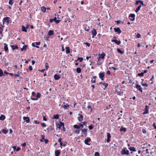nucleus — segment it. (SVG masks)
<instances>
[{"label":"nucleus","mask_w":156,"mask_h":156,"mask_svg":"<svg viewBox=\"0 0 156 156\" xmlns=\"http://www.w3.org/2000/svg\"><path fill=\"white\" fill-rule=\"evenodd\" d=\"M56 126L57 129H61V130H62V129H63V130L65 131L64 124L63 123L60 122L59 123L57 124Z\"/></svg>","instance_id":"nucleus-1"},{"label":"nucleus","mask_w":156,"mask_h":156,"mask_svg":"<svg viewBox=\"0 0 156 156\" xmlns=\"http://www.w3.org/2000/svg\"><path fill=\"white\" fill-rule=\"evenodd\" d=\"M121 154H129V151L126 148H123L121 151Z\"/></svg>","instance_id":"nucleus-2"},{"label":"nucleus","mask_w":156,"mask_h":156,"mask_svg":"<svg viewBox=\"0 0 156 156\" xmlns=\"http://www.w3.org/2000/svg\"><path fill=\"white\" fill-rule=\"evenodd\" d=\"M87 129H81V136L83 137H86L87 135Z\"/></svg>","instance_id":"nucleus-3"},{"label":"nucleus","mask_w":156,"mask_h":156,"mask_svg":"<svg viewBox=\"0 0 156 156\" xmlns=\"http://www.w3.org/2000/svg\"><path fill=\"white\" fill-rule=\"evenodd\" d=\"M10 18L9 17H5L3 18V23H6L7 24L9 23V21Z\"/></svg>","instance_id":"nucleus-4"},{"label":"nucleus","mask_w":156,"mask_h":156,"mask_svg":"<svg viewBox=\"0 0 156 156\" xmlns=\"http://www.w3.org/2000/svg\"><path fill=\"white\" fill-rule=\"evenodd\" d=\"M105 55V54L104 53H102L101 54H99V56L98 57V60H100L101 59H103Z\"/></svg>","instance_id":"nucleus-5"},{"label":"nucleus","mask_w":156,"mask_h":156,"mask_svg":"<svg viewBox=\"0 0 156 156\" xmlns=\"http://www.w3.org/2000/svg\"><path fill=\"white\" fill-rule=\"evenodd\" d=\"M78 116L77 118L78 121L80 122H81L83 120V116L82 115L80 114H78Z\"/></svg>","instance_id":"nucleus-6"},{"label":"nucleus","mask_w":156,"mask_h":156,"mask_svg":"<svg viewBox=\"0 0 156 156\" xmlns=\"http://www.w3.org/2000/svg\"><path fill=\"white\" fill-rule=\"evenodd\" d=\"M99 77L101 79V80H104L103 77L104 76V73H100L99 74Z\"/></svg>","instance_id":"nucleus-7"},{"label":"nucleus","mask_w":156,"mask_h":156,"mask_svg":"<svg viewBox=\"0 0 156 156\" xmlns=\"http://www.w3.org/2000/svg\"><path fill=\"white\" fill-rule=\"evenodd\" d=\"M114 31L115 32H117L119 34H120L121 33L122 31L120 30V29L119 27H118L117 28H114Z\"/></svg>","instance_id":"nucleus-8"},{"label":"nucleus","mask_w":156,"mask_h":156,"mask_svg":"<svg viewBox=\"0 0 156 156\" xmlns=\"http://www.w3.org/2000/svg\"><path fill=\"white\" fill-rule=\"evenodd\" d=\"M97 32L95 29H93L92 31V34L93 35L92 37H94L97 34Z\"/></svg>","instance_id":"nucleus-9"},{"label":"nucleus","mask_w":156,"mask_h":156,"mask_svg":"<svg viewBox=\"0 0 156 156\" xmlns=\"http://www.w3.org/2000/svg\"><path fill=\"white\" fill-rule=\"evenodd\" d=\"M23 119L25 120L27 123H29L30 121V119L28 117H23Z\"/></svg>","instance_id":"nucleus-10"},{"label":"nucleus","mask_w":156,"mask_h":156,"mask_svg":"<svg viewBox=\"0 0 156 156\" xmlns=\"http://www.w3.org/2000/svg\"><path fill=\"white\" fill-rule=\"evenodd\" d=\"M91 141V139L90 138H88L87 140H84V143L85 144L90 145V144L88 143V142H90Z\"/></svg>","instance_id":"nucleus-11"},{"label":"nucleus","mask_w":156,"mask_h":156,"mask_svg":"<svg viewBox=\"0 0 156 156\" xmlns=\"http://www.w3.org/2000/svg\"><path fill=\"white\" fill-rule=\"evenodd\" d=\"M111 41L112 42H115V43L118 45L120 44L121 43L120 41H118L116 40H112Z\"/></svg>","instance_id":"nucleus-12"},{"label":"nucleus","mask_w":156,"mask_h":156,"mask_svg":"<svg viewBox=\"0 0 156 156\" xmlns=\"http://www.w3.org/2000/svg\"><path fill=\"white\" fill-rule=\"evenodd\" d=\"M139 3H140L142 5H144V3L141 0H138L136 2V5H138Z\"/></svg>","instance_id":"nucleus-13"},{"label":"nucleus","mask_w":156,"mask_h":156,"mask_svg":"<svg viewBox=\"0 0 156 156\" xmlns=\"http://www.w3.org/2000/svg\"><path fill=\"white\" fill-rule=\"evenodd\" d=\"M136 88L138 89L141 92H142V90L141 87L140 85H137L136 86Z\"/></svg>","instance_id":"nucleus-14"},{"label":"nucleus","mask_w":156,"mask_h":156,"mask_svg":"<svg viewBox=\"0 0 156 156\" xmlns=\"http://www.w3.org/2000/svg\"><path fill=\"white\" fill-rule=\"evenodd\" d=\"M11 47L12 48L13 50L15 49H17L18 48V47L17 45H12L11 46Z\"/></svg>","instance_id":"nucleus-15"},{"label":"nucleus","mask_w":156,"mask_h":156,"mask_svg":"<svg viewBox=\"0 0 156 156\" xmlns=\"http://www.w3.org/2000/svg\"><path fill=\"white\" fill-rule=\"evenodd\" d=\"M4 49L5 51H6L8 50V48L7 47V44H6V43H4Z\"/></svg>","instance_id":"nucleus-16"},{"label":"nucleus","mask_w":156,"mask_h":156,"mask_svg":"<svg viewBox=\"0 0 156 156\" xmlns=\"http://www.w3.org/2000/svg\"><path fill=\"white\" fill-rule=\"evenodd\" d=\"M48 35L49 36H51L54 34L53 31L52 30H49L48 32Z\"/></svg>","instance_id":"nucleus-17"},{"label":"nucleus","mask_w":156,"mask_h":156,"mask_svg":"<svg viewBox=\"0 0 156 156\" xmlns=\"http://www.w3.org/2000/svg\"><path fill=\"white\" fill-rule=\"evenodd\" d=\"M54 77L55 80H58L60 79V77L57 74H55L54 76Z\"/></svg>","instance_id":"nucleus-18"},{"label":"nucleus","mask_w":156,"mask_h":156,"mask_svg":"<svg viewBox=\"0 0 156 156\" xmlns=\"http://www.w3.org/2000/svg\"><path fill=\"white\" fill-rule=\"evenodd\" d=\"M60 154V152L58 150H56L55 151V155L56 156H59V155Z\"/></svg>","instance_id":"nucleus-19"},{"label":"nucleus","mask_w":156,"mask_h":156,"mask_svg":"<svg viewBox=\"0 0 156 156\" xmlns=\"http://www.w3.org/2000/svg\"><path fill=\"white\" fill-rule=\"evenodd\" d=\"M41 139H40V141L41 142H42L44 141V140L45 139L44 138L45 136L44 135H41Z\"/></svg>","instance_id":"nucleus-20"},{"label":"nucleus","mask_w":156,"mask_h":156,"mask_svg":"<svg viewBox=\"0 0 156 156\" xmlns=\"http://www.w3.org/2000/svg\"><path fill=\"white\" fill-rule=\"evenodd\" d=\"M66 52L67 53H69L70 52L69 48L68 47H66Z\"/></svg>","instance_id":"nucleus-21"},{"label":"nucleus","mask_w":156,"mask_h":156,"mask_svg":"<svg viewBox=\"0 0 156 156\" xmlns=\"http://www.w3.org/2000/svg\"><path fill=\"white\" fill-rule=\"evenodd\" d=\"M22 31L25 32H27V29L26 28V27H25L23 25L22 26Z\"/></svg>","instance_id":"nucleus-22"},{"label":"nucleus","mask_w":156,"mask_h":156,"mask_svg":"<svg viewBox=\"0 0 156 156\" xmlns=\"http://www.w3.org/2000/svg\"><path fill=\"white\" fill-rule=\"evenodd\" d=\"M27 46L26 45H23V48L21 49V51H23V50H25V51L27 49Z\"/></svg>","instance_id":"nucleus-23"},{"label":"nucleus","mask_w":156,"mask_h":156,"mask_svg":"<svg viewBox=\"0 0 156 156\" xmlns=\"http://www.w3.org/2000/svg\"><path fill=\"white\" fill-rule=\"evenodd\" d=\"M53 119H57L59 118V115H58L57 114L54 115L53 116Z\"/></svg>","instance_id":"nucleus-24"},{"label":"nucleus","mask_w":156,"mask_h":156,"mask_svg":"<svg viewBox=\"0 0 156 156\" xmlns=\"http://www.w3.org/2000/svg\"><path fill=\"white\" fill-rule=\"evenodd\" d=\"M148 107L147 106H146V108H145V111L144 113V114H147L148 113V110L147 109V108Z\"/></svg>","instance_id":"nucleus-25"},{"label":"nucleus","mask_w":156,"mask_h":156,"mask_svg":"<svg viewBox=\"0 0 156 156\" xmlns=\"http://www.w3.org/2000/svg\"><path fill=\"white\" fill-rule=\"evenodd\" d=\"M141 5H140L139 6H138V7L136 9V10H135V12H138V11L140 10V8H141Z\"/></svg>","instance_id":"nucleus-26"},{"label":"nucleus","mask_w":156,"mask_h":156,"mask_svg":"<svg viewBox=\"0 0 156 156\" xmlns=\"http://www.w3.org/2000/svg\"><path fill=\"white\" fill-rule=\"evenodd\" d=\"M41 10L42 12H45L46 10V8L44 6H42L41 7Z\"/></svg>","instance_id":"nucleus-27"},{"label":"nucleus","mask_w":156,"mask_h":156,"mask_svg":"<svg viewBox=\"0 0 156 156\" xmlns=\"http://www.w3.org/2000/svg\"><path fill=\"white\" fill-rule=\"evenodd\" d=\"M5 119V116L3 115H2L0 116V120H3Z\"/></svg>","instance_id":"nucleus-28"},{"label":"nucleus","mask_w":156,"mask_h":156,"mask_svg":"<svg viewBox=\"0 0 156 156\" xmlns=\"http://www.w3.org/2000/svg\"><path fill=\"white\" fill-rule=\"evenodd\" d=\"M129 149L130 151H136L135 148L133 147H130V148H129Z\"/></svg>","instance_id":"nucleus-29"},{"label":"nucleus","mask_w":156,"mask_h":156,"mask_svg":"<svg viewBox=\"0 0 156 156\" xmlns=\"http://www.w3.org/2000/svg\"><path fill=\"white\" fill-rule=\"evenodd\" d=\"M2 131L3 133H4L6 134L8 132V130H6L5 129H3L2 130Z\"/></svg>","instance_id":"nucleus-30"},{"label":"nucleus","mask_w":156,"mask_h":156,"mask_svg":"<svg viewBox=\"0 0 156 156\" xmlns=\"http://www.w3.org/2000/svg\"><path fill=\"white\" fill-rule=\"evenodd\" d=\"M45 67L46 68L45 70H47L48 68H49V66L48 63L46 62L45 63Z\"/></svg>","instance_id":"nucleus-31"},{"label":"nucleus","mask_w":156,"mask_h":156,"mask_svg":"<svg viewBox=\"0 0 156 156\" xmlns=\"http://www.w3.org/2000/svg\"><path fill=\"white\" fill-rule=\"evenodd\" d=\"M100 84H101L103 85H104L105 86V88H104V90L105 89V88L107 87L108 86V84L107 83H102L101 82L100 83Z\"/></svg>","instance_id":"nucleus-32"},{"label":"nucleus","mask_w":156,"mask_h":156,"mask_svg":"<svg viewBox=\"0 0 156 156\" xmlns=\"http://www.w3.org/2000/svg\"><path fill=\"white\" fill-rule=\"evenodd\" d=\"M63 107L64 109H66L68 107H69V105L67 104H66V105H64L63 106Z\"/></svg>","instance_id":"nucleus-33"},{"label":"nucleus","mask_w":156,"mask_h":156,"mask_svg":"<svg viewBox=\"0 0 156 156\" xmlns=\"http://www.w3.org/2000/svg\"><path fill=\"white\" fill-rule=\"evenodd\" d=\"M126 129L125 128H123L122 127L120 129V131H123L124 132H126Z\"/></svg>","instance_id":"nucleus-34"},{"label":"nucleus","mask_w":156,"mask_h":156,"mask_svg":"<svg viewBox=\"0 0 156 156\" xmlns=\"http://www.w3.org/2000/svg\"><path fill=\"white\" fill-rule=\"evenodd\" d=\"M81 69L79 68H78L76 69V72L78 73H80L81 72Z\"/></svg>","instance_id":"nucleus-35"},{"label":"nucleus","mask_w":156,"mask_h":156,"mask_svg":"<svg viewBox=\"0 0 156 156\" xmlns=\"http://www.w3.org/2000/svg\"><path fill=\"white\" fill-rule=\"evenodd\" d=\"M55 20H56V17L55 16L54 18L53 19H50L49 20L51 22H52L54 21H55Z\"/></svg>","instance_id":"nucleus-36"},{"label":"nucleus","mask_w":156,"mask_h":156,"mask_svg":"<svg viewBox=\"0 0 156 156\" xmlns=\"http://www.w3.org/2000/svg\"><path fill=\"white\" fill-rule=\"evenodd\" d=\"M74 127L76 129H80V126H78L77 125H75L74 126Z\"/></svg>","instance_id":"nucleus-37"},{"label":"nucleus","mask_w":156,"mask_h":156,"mask_svg":"<svg viewBox=\"0 0 156 156\" xmlns=\"http://www.w3.org/2000/svg\"><path fill=\"white\" fill-rule=\"evenodd\" d=\"M117 51L119 53L121 54H123V51H122L120 49L118 48L117 49Z\"/></svg>","instance_id":"nucleus-38"},{"label":"nucleus","mask_w":156,"mask_h":156,"mask_svg":"<svg viewBox=\"0 0 156 156\" xmlns=\"http://www.w3.org/2000/svg\"><path fill=\"white\" fill-rule=\"evenodd\" d=\"M40 97L41 94L39 93H38L37 95V98L38 99V98H40Z\"/></svg>","instance_id":"nucleus-39"},{"label":"nucleus","mask_w":156,"mask_h":156,"mask_svg":"<svg viewBox=\"0 0 156 156\" xmlns=\"http://www.w3.org/2000/svg\"><path fill=\"white\" fill-rule=\"evenodd\" d=\"M129 16L130 17H132V18H134V17H135V15L134 14H131Z\"/></svg>","instance_id":"nucleus-40"},{"label":"nucleus","mask_w":156,"mask_h":156,"mask_svg":"<svg viewBox=\"0 0 156 156\" xmlns=\"http://www.w3.org/2000/svg\"><path fill=\"white\" fill-rule=\"evenodd\" d=\"M3 72L2 70L0 69V77L3 76Z\"/></svg>","instance_id":"nucleus-41"},{"label":"nucleus","mask_w":156,"mask_h":156,"mask_svg":"<svg viewBox=\"0 0 156 156\" xmlns=\"http://www.w3.org/2000/svg\"><path fill=\"white\" fill-rule=\"evenodd\" d=\"M77 60H79L80 62H81L83 60V58H78Z\"/></svg>","instance_id":"nucleus-42"},{"label":"nucleus","mask_w":156,"mask_h":156,"mask_svg":"<svg viewBox=\"0 0 156 156\" xmlns=\"http://www.w3.org/2000/svg\"><path fill=\"white\" fill-rule=\"evenodd\" d=\"M90 28V27H88L87 28V27H85V30H86V31H89V30Z\"/></svg>","instance_id":"nucleus-43"},{"label":"nucleus","mask_w":156,"mask_h":156,"mask_svg":"<svg viewBox=\"0 0 156 156\" xmlns=\"http://www.w3.org/2000/svg\"><path fill=\"white\" fill-rule=\"evenodd\" d=\"M107 136L108 138H110L111 136L109 133H107Z\"/></svg>","instance_id":"nucleus-44"},{"label":"nucleus","mask_w":156,"mask_h":156,"mask_svg":"<svg viewBox=\"0 0 156 156\" xmlns=\"http://www.w3.org/2000/svg\"><path fill=\"white\" fill-rule=\"evenodd\" d=\"M141 37V35L140 34H137L136 36L137 38H139Z\"/></svg>","instance_id":"nucleus-45"},{"label":"nucleus","mask_w":156,"mask_h":156,"mask_svg":"<svg viewBox=\"0 0 156 156\" xmlns=\"http://www.w3.org/2000/svg\"><path fill=\"white\" fill-rule=\"evenodd\" d=\"M94 156H99V154L98 152H95L94 154Z\"/></svg>","instance_id":"nucleus-46"},{"label":"nucleus","mask_w":156,"mask_h":156,"mask_svg":"<svg viewBox=\"0 0 156 156\" xmlns=\"http://www.w3.org/2000/svg\"><path fill=\"white\" fill-rule=\"evenodd\" d=\"M80 132V130L78 129H76L75 130V131H74V132L76 133H79Z\"/></svg>","instance_id":"nucleus-47"},{"label":"nucleus","mask_w":156,"mask_h":156,"mask_svg":"<svg viewBox=\"0 0 156 156\" xmlns=\"http://www.w3.org/2000/svg\"><path fill=\"white\" fill-rule=\"evenodd\" d=\"M138 75L139 76H144V73H138Z\"/></svg>","instance_id":"nucleus-48"},{"label":"nucleus","mask_w":156,"mask_h":156,"mask_svg":"<svg viewBox=\"0 0 156 156\" xmlns=\"http://www.w3.org/2000/svg\"><path fill=\"white\" fill-rule=\"evenodd\" d=\"M87 108L88 109H90V111L91 112H92V108H91V107L90 106H87Z\"/></svg>","instance_id":"nucleus-49"},{"label":"nucleus","mask_w":156,"mask_h":156,"mask_svg":"<svg viewBox=\"0 0 156 156\" xmlns=\"http://www.w3.org/2000/svg\"><path fill=\"white\" fill-rule=\"evenodd\" d=\"M60 20H55V22L56 23H58L60 22Z\"/></svg>","instance_id":"nucleus-50"},{"label":"nucleus","mask_w":156,"mask_h":156,"mask_svg":"<svg viewBox=\"0 0 156 156\" xmlns=\"http://www.w3.org/2000/svg\"><path fill=\"white\" fill-rule=\"evenodd\" d=\"M44 38L46 40H48L49 38V37L46 35L44 37Z\"/></svg>","instance_id":"nucleus-51"},{"label":"nucleus","mask_w":156,"mask_h":156,"mask_svg":"<svg viewBox=\"0 0 156 156\" xmlns=\"http://www.w3.org/2000/svg\"><path fill=\"white\" fill-rule=\"evenodd\" d=\"M88 127L90 130H91L93 129V126L92 125H90V126H89Z\"/></svg>","instance_id":"nucleus-52"},{"label":"nucleus","mask_w":156,"mask_h":156,"mask_svg":"<svg viewBox=\"0 0 156 156\" xmlns=\"http://www.w3.org/2000/svg\"><path fill=\"white\" fill-rule=\"evenodd\" d=\"M41 125L43 127H45L46 126V125L44 123H41Z\"/></svg>","instance_id":"nucleus-53"},{"label":"nucleus","mask_w":156,"mask_h":156,"mask_svg":"<svg viewBox=\"0 0 156 156\" xmlns=\"http://www.w3.org/2000/svg\"><path fill=\"white\" fill-rule=\"evenodd\" d=\"M84 44H86L87 46L89 47L90 45V44L89 43H85Z\"/></svg>","instance_id":"nucleus-54"},{"label":"nucleus","mask_w":156,"mask_h":156,"mask_svg":"<svg viewBox=\"0 0 156 156\" xmlns=\"http://www.w3.org/2000/svg\"><path fill=\"white\" fill-rule=\"evenodd\" d=\"M45 143L46 144H47L48 141V140L47 139H45L44 141Z\"/></svg>","instance_id":"nucleus-55"},{"label":"nucleus","mask_w":156,"mask_h":156,"mask_svg":"<svg viewBox=\"0 0 156 156\" xmlns=\"http://www.w3.org/2000/svg\"><path fill=\"white\" fill-rule=\"evenodd\" d=\"M4 27V26H2V27H0V30H3Z\"/></svg>","instance_id":"nucleus-56"},{"label":"nucleus","mask_w":156,"mask_h":156,"mask_svg":"<svg viewBox=\"0 0 156 156\" xmlns=\"http://www.w3.org/2000/svg\"><path fill=\"white\" fill-rule=\"evenodd\" d=\"M21 150V148L20 147H18L16 149V151H18Z\"/></svg>","instance_id":"nucleus-57"},{"label":"nucleus","mask_w":156,"mask_h":156,"mask_svg":"<svg viewBox=\"0 0 156 156\" xmlns=\"http://www.w3.org/2000/svg\"><path fill=\"white\" fill-rule=\"evenodd\" d=\"M62 51H64V50H65V49L64 48V46H63V45H62Z\"/></svg>","instance_id":"nucleus-58"},{"label":"nucleus","mask_w":156,"mask_h":156,"mask_svg":"<svg viewBox=\"0 0 156 156\" xmlns=\"http://www.w3.org/2000/svg\"><path fill=\"white\" fill-rule=\"evenodd\" d=\"M45 69H42V70H39V71L41 72H43L45 71Z\"/></svg>","instance_id":"nucleus-59"},{"label":"nucleus","mask_w":156,"mask_h":156,"mask_svg":"<svg viewBox=\"0 0 156 156\" xmlns=\"http://www.w3.org/2000/svg\"><path fill=\"white\" fill-rule=\"evenodd\" d=\"M142 85L143 86H147V84L146 83L142 84Z\"/></svg>","instance_id":"nucleus-60"},{"label":"nucleus","mask_w":156,"mask_h":156,"mask_svg":"<svg viewBox=\"0 0 156 156\" xmlns=\"http://www.w3.org/2000/svg\"><path fill=\"white\" fill-rule=\"evenodd\" d=\"M32 95L33 96H35V93L34 92H33L32 93Z\"/></svg>","instance_id":"nucleus-61"},{"label":"nucleus","mask_w":156,"mask_h":156,"mask_svg":"<svg viewBox=\"0 0 156 156\" xmlns=\"http://www.w3.org/2000/svg\"><path fill=\"white\" fill-rule=\"evenodd\" d=\"M43 120L44 121H47V119H46V118L44 116L43 117Z\"/></svg>","instance_id":"nucleus-62"},{"label":"nucleus","mask_w":156,"mask_h":156,"mask_svg":"<svg viewBox=\"0 0 156 156\" xmlns=\"http://www.w3.org/2000/svg\"><path fill=\"white\" fill-rule=\"evenodd\" d=\"M29 69H30V71H31L32 70V66H30L29 67Z\"/></svg>","instance_id":"nucleus-63"},{"label":"nucleus","mask_w":156,"mask_h":156,"mask_svg":"<svg viewBox=\"0 0 156 156\" xmlns=\"http://www.w3.org/2000/svg\"><path fill=\"white\" fill-rule=\"evenodd\" d=\"M36 43L37 45H39L40 44V42H36Z\"/></svg>","instance_id":"nucleus-64"}]
</instances>
